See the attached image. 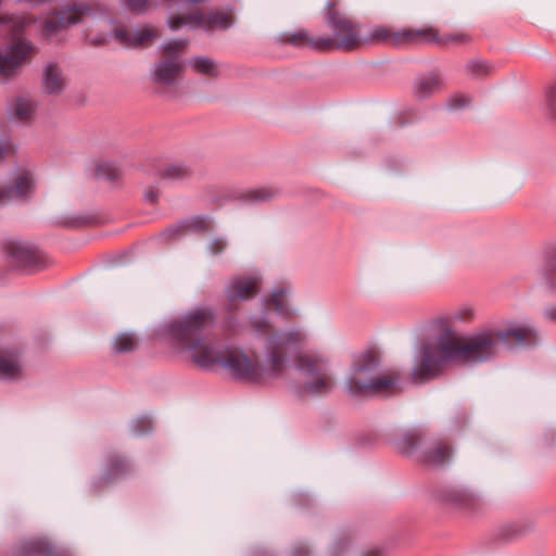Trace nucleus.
I'll return each mask as SVG.
<instances>
[{"mask_svg":"<svg viewBox=\"0 0 556 556\" xmlns=\"http://www.w3.org/2000/svg\"><path fill=\"white\" fill-rule=\"evenodd\" d=\"M216 323V312L210 306H198L187 311L167 326L174 345L190 355L201 368L216 366L225 369L232 378L247 382H263L278 378L286 367L287 350L303 341L299 329L270 336L265 342V363L256 356H249L243 350L228 346L220 349L210 341L204 331Z\"/></svg>","mask_w":556,"mask_h":556,"instance_id":"f257e3e1","label":"nucleus"},{"mask_svg":"<svg viewBox=\"0 0 556 556\" xmlns=\"http://www.w3.org/2000/svg\"><path fill=\"white\" fill-rule=\"evenodd\" d=\"M515 341L520 345H533L538 333L530 326H520L507 330H484L468 338H452L446 345L437 350H427L424 356H417L412 371L415 382H425L438 377L445 366L453 362L481 363L494 357L498 342Z\"/></svg>","mask_w":556,"mask_h":556,"instance_id":"f03ea898","label":"nucleus"},{"mask_svg":"<svg viewBox=\"0 0 556 556\" xmlns=\"http://www.w3.org/2000/svg\"><path fill=\"white\" fill-rule=\"evenodd\" d=\"M378 366L379 359L375 353L361 354L346 380L348 391L356 396L392 395L400 392V375L393 370L374 375Z\"/></svg>","mask_w":556,"mask_h":556,"instance_id":"7ed1b4c3","label":"nucleus"},{"mask_svg":"<svg viewBox=\"0 0 556 556\" xmlns=\"http://www.w3.org/2000/svg\"><path fill=\"white\" fill-rule=\"evenodd\" d=\"M325 22L331 30V36H320L319 47L323 52L355 51L364 46V35L359 24L350 18L339 8L338 0H328Z\"/></svg>","mask_w":556,"mask_h":556,"instance_id":"20e7f679","label":"nucleus"},{"mask_svg":"<svg viewBox=\"0 0 556 556\" xmlns=\"http://www.w3.org/2000/svg\"><path fill=\"white\" fill-rule=\"evenodd\" d=\"M295 368L301 376L296 386L299 395H325L332 391L334 382L326 358L313 354L301 355Z\"/></svg>","mask_w":556,"mask_h":556,"instance_id":"39448f33","label":"nucleus"},{"mask_svg":"<svg viewBox=\"0 0 556 556\" xmlns=\"http://www.w3.org/2000/svg\"><path fill=\"white\" fill-rule=\"evenodd\" d=\"M476 318V311L471 305H462L455 309L437 317L432 321V329L435 332L433 339L426 341L421 344L418 356H424V353L429 350H437L447 344L452 338H460L454 325L456 324H470Z\"/></svg>","mask_w":556,"mask_h":556,"instance_id":"423d86ee","label":"nucleus"},{"mask_svg":"<svg viewBox=\"0 0 556 556\" xmlns=\"http://www.w3.org/2000/svg\"><path fill=\"white\" fill-rule=\"evenodd\" d=\"M188 43L187 39H170L160 47L162 59L151 70V79L154 84L172 86L176 83L184 67L180 54Z\"/></svg>","mask_w":556,"mask_h":556,"instance_id":"0eeeda50","label":"nucleus"},{"mask_svg":"<svg viewBox=\"0 0 556 556\" xmlns=\"http://www.w3.org/2000/svg\"><path fill=\"white\" fill-rule=\"evenodd\" d=\"M233 17L231 13L219 11H193L189 14H182L169 17L167 21L168 27L176 31L184 26L192 29L201 28L205 31L226 30L231 27Z\"/></svg>","mask_w":556,"mask_h":556,"instance_id":"6e6552de","label":"nucleus"},{"mask_svg":"<svg viewBox=\"0 0 556 556\" xmlns=\"http://www.w3.org/2000/svg\"><path fill=\"white\" fill-rule=\"evenodd\" d=\"M93 12L92 7L84 3H74L66 5L62 10L52 13L42 25V34L47 38H52L59 31L68 26L80 23L85 16Z\"/></svg>","mask_w":556,"mask_h":556,"instance_id":"1a4fd4ad","label":"nucleus"},{"mask_svg":"<svg viewBox=\"0 0 556 556\" xmlns=\"http://www.w3.org/2000/svg\"><path fill=\"white\" fill-rule=\"evenodd\" d=\"M401 47L406 45L433 43L438 46L466 45L470 42L467 34H454L441 36L434 27L403 28L401 29Z\"/></svg>","mask_w":556,"mask_h":556,"instance_id":"9d476101","label":"nucleus"},{"mask_svg":"<svg viewBox=\"0 0 556 556\" xmlns=\"http://www.w3.org/2000/svg\"><path fill=\"white\" fill-rule=\"evenodd\" d=\"M36 54L34 45L25 39H17L8 47L7 53L0 52V79L7 80L17 74L18 70Z\"/></svg>","mask_w":556,"mask_h":556,"instance_id":"9b49d317","label":"nucleus"},{"mask_svg":"<svg viewBox=\"0 0 556 556\" xmlns=\"http://www.w3.org/2000/svg\"><path fill=\"white\" fill-rule=\"evenodd\" d=\"M260 279L253 276L232 278L225 290L228 311L235 308L237 301H247L255 296L260 291Z\"/></svg>","mask_w":556,"mask_h":556,"instance_id":"f8f14e48","label":"nucleus"},{"mask_svg":"<svg viewBox=\"0 0 556 556\" xmlns=\"http://www.w3.org/2000/svg\"><path fill=\"white\" fill-rule=\"evenodd\" d=\"M4 251L11 262L18 267L37 269L40 265V252L28 243L10 240L4 243Z\"/></svg>","mask_w":556,"mask_h":556,"instance_id":"ddd939ff","label":"nucleus"},{"mask_svg":"<svg viewBox=\"0 0 556 556\" xmlns=\"http://www.w3.org/2000/svg\"><path fill=\"white\" fill-rule=\"evenodd\" d=\"M159 37V30L153 26H146L135 31H131L122 25L114 28V38L118 43L126 48L146 47L151 45Z\"/></svg>","mask_w":556,"mask_h":556,"instance_id":"4468645a","label":"nucleus"},{"mask_svg":"<svg viewBox=\"0 0 556 556\" xmlns=\"http://www.w3.org/2000/svg\"><path fill=\"white\" fill-rule=\"evenodd\" d=\"M442 498L446 503L468 510L478 509L481 504L480 498L473 492L460 486H452L444 490Z\"/></svg>","mask_w":556,"mask_h":556,"instance_id":"2eb2a0df","label":"nucleus"},{"mask_svg":"<svg viewBox=\"0 0 556 556\" xmlns=\"http://www.w3.org/2000/svg\"><path fill=\"white\" fill-rule=\"evenodd\" d=\"M34 190V180L29 172H20L12 187L0 189V202L4 200L21 199Z\"/></svg>","mask_w":556,"mask_h":556,"instance_id":"dca6fc26","label":"nucleus"},{"mask_svg":"<svg viewBox=\"0 0 556 556\" xmlns=\"http://www.w3.org/2000/svg\"><path fill=\"white\" fill-rule=\"evenodd\" d=\"M211 219L206 216H194L191 219L185 220L176 226H172L162 232V237L165 239H174L179 233H184L188 230H195L201 232L211 231Z\"/></svg>","mask_w":556,"mask_h":556,"instance_id":"f3484780","label":"nucleus"},{"mask_svg":"<svg viewBox=\"0 0 556 556\" xmlns=\"http://www.w3.org/2000/svg\"><path fill=\"white\" fill-rule=\"evenodd\" d=\"M279 40L285 45H291L295 48H309L314 51L323 52L319 47L320 36H313L305 29L296 33H283L280 35Z\"/></svg>","mask_w":556,"mask_h":556,"instance_id":"a211bd4d","label":"nucleus"},{"mask_svg":"<svg viewBox=\"0 0 556 556\" xmlns=\"http://www.w3.org/2000/svg\"><path fill=\"white\" fill-rule=\"evenodd\" d=\"M401 29H393L387 26L375 27L369 35L364 36L365 45L383 43L393 47H401Z\"/></svg>","mask_w":556,"mask_h":556,"instance_id":"6ab92c4d","label":"nucleus"},{"mask_svg":"<svg viewBox=\"0 0 556 556\" xmlns=\"http://www.w3.org/2000/svg\"><path fill=\"white\" fill-rule=\"evenodd\" d=\"M21 377V364L15 350L0 351V379L15 380Z\"/></svg>","mask_w":556,"mask_h":556,"instance_id":"aec40b11","label":"nucleus"},{"mask_svg":"<svg viewBox=\"0 0 556 556\" xmlns=\"http://www.w3.org/2000/svg\"><path fill=\"white\" fill-rule=\"evenodd\" d=\"M43 91L48 94H60L65 88V79L58 64L49 63L43 70Z\"/></svg>","mask_w":556,"mask_h":556,"instance_id":"412c9836","label":"nucleus"},{"mask_svg":"<svg viewBox=\"0 0 556 556\" xmlns=\"http://www.w3.org/2000/svg\"><path fill=\"white\" fill-rule=\"evenodd\" d=\"M451 456V445L444 441H438L422 453L421 462L430 466H442L450 460Z\"/></svg>","mask_w":556,"mask_h":556,"instance_id":"4be33fe9","label":"nucleus"},{"mask_svg":"<svg viewBox=\"0 0 556 556\" xmlns=\"http://www.w3.org/2000/svg\"><path fill=\"white\" fill-rule=\"evenodd\" d=\"M442 89L441 78L433 73L419 76L414 84V94L418 99H427Z\"/></svg>","mask_w":556,"mask_h":556,"instance_id":"5701e85b","label":"nucleus"},{"mask_svg":"<svg viewBox=\"0 0 556 556\" xmlns=\"http://www.w3.org/2000/svg\"><path fill=\"white\" fill-rule=\"evenodd\" d=\"M494 72V64L481 58L470 59L464 66V74L472 80H484Z\"/></svg>","mask_w":556,"mask_h":556,"instance_id":"b1692460","label":"nucleus"},{"mask_svg":"<svg viewBox=\"0 0 556 556\" xmlns=\"http://www.w3.org/2000/svg\"><path fill=\"white\" fill-rule=\"evenodd\" d=\"M279 193L274 187H257L240 193L239 199L248 204H260L270 201Z\"/></svg>","mask_w":556,"mask_h":556,"instance_id":"393cba45","label":"nucleus"},{"mask_svg":"<svg viewBox=\"0 0 556 556\" xmlns=\"http://www.w3.org/2000/svg\"><path fill=\"white\" fill-rule=\"evenodd\" d=\"M189 66L191 70L200 75L216 78L220 74L219 64L207 56H194L189 60Z\"/></svg>","mask_w":556,"mask_h":556,"instance_id":"a878e982","label":"nucleus"},{"mask_svg":"<svg viewBox=\"0 0 556 556\" xmlns=\"http://www.w3.org/2000/svg\"><path fill=\"white\" fill-rule=\"evenodd\" d=\"M290 290L287 287L276 288L269 299L266 301V305L273 306L275 311L280 315H290L291 309L288 303V296Z\"/></svg>","mask_w":556,"mask_h":556,"instance_id":"bb28decb","label":"nucleus"},{"mask_svg":"<svg viewBox=\"0 0 556 556\" xmlns=\"http://www.w3.org/2000/svg\"><path fill=\"white\" fill-rule=\"evenodd\" d=\"M11 111L17 121L28 122L35 114L36 103L28 97H18Z\"/></svg>","mask_w":556,"mask_h":556,"instance_id":"cd10ccee","label":"nucleus"},{"mask_svg":"<svg viewBox=\"0 0 556 556\" xmlns=\"http://www.w3.org/2000/svg\"><path fill=\"white\" fill-rule=\"evenodd\" d=\"M131 469L130 464L123 457L114 455L110 458L108 464V470L104 475L106 481H112L123 477Z\"/></svg>","mask_w":556,"mask_h":556,"instance_id":"c85d7f7f","label":"nucleus"},{"mask_svg":"<svg viewBox=\"0 0 556 556\" xmlns=\"http://www.w3.org/2000/svg\"><path fill=\"white\" fill-rule=\"evenodd\" d=\"M192 175V169L185 163H174L168 165L162 173L163 178L166 179H186Z\"/></svg>","mask_w":556,"mask_h":556,"instance_id":"c756f323","label":"nucleus"},{"mask_svg":"<svg viewBox=\"0 0 556 556\" xmlns=\"http://www.w3.org/2000/svg\"><path fill=\"white\" fill-rule=\"evenodd\" d=\"M421 435L419 431H409L397 441L396 446L400 452L410 454L416 450Z\"/></svg>","mask_w":556,"mask_h":556,"instance_id":"7c9ffc66","label":"nucleus"},{"mask_svg":"<svg viewBox=\"0 0 556 556\" xmlns=\"http://www.w3.org/2000/svg\"><path fill=\"white\" fill-rule=\"evenodd\" d=\"M540 276L548 288H556V254L546 260L540 270Z\"/></svg>","mask_w":556,"mask_h":556,"instance_id":"2f4dec72","label":"nucleus"},{"mask_svg":"<svg viewBox=\"0 0 556 556\" xmlns=\"http://www.w3.org/2000/svg\"><path fill=\"white\" fill-rule=\"evenodd\" d=\"M545 109L546 115L556 121V78L545 88Z\"/></svg>","mask_w":556,"mask_h":556,"instance_id":"473e14b6","label":"nucleus"},{"mask_svg":"<svg viewBox=\"0 0 556 556\" xmlns=\"http://www.w3.org/2000/svg\"><path fill=\"white\" fill-rule=\"evenodd\" d=\"M137 346L136 338L130 333H121L114 340V349L118 353L131 352Z\"/></svg>","mask_w":556,"mask_h":556,"instance_id":"72a5a7b5","label":"nucleus"},{"mask_svg":"<svg viewBox=\"0 0 556 556\" xmlns=\"http://www.w3.org/2000/svg\"><path fill=\"white\" fill-rule=\"evenodd\" d=\"M23 552L27 556L43 555L50 552V546L42 540H30L23 545Z\"/></svg>","mask_w":556,"mask_h":556,"instance_id":"f704fd0d","label":"nucleus"},{"mask_svg":"<svg viewBox=\"0 0 556 556\" xmlns=\"http://www.w3.org/2000/svg\"><path fill=\"white\" fill-rule=\"evenodd\" d=\"M152 420L148 416H142L135 419L131 424V431L137 435H142L152 430Z\"/></svg>","mask_w":556,"mask_h":556,"instance_id":"c9c22d12","label":"nucleus"},{"mask_svg":"<svg viewBox=\"0 0 556 556\" xmlns=\"http://www.w3.org/2000/svg\"><path fill=\"white\" fill-rule=\"evenodd\" d=\"M96 173H97V176L102 177V178L108 179V180H115L121 175L119 169L115 165H113L111 163L100 164L97 167V172Z\"/></svg>","mask_w":556,"mask_h":556,"instance_id":"e433bc0d","label":"nucleus"},{"mask_svg":"<svg viewBox=\"0 0 556 556\" xmlns=\"http://www.w3.org/2000/svg\"><path fill=\"white\" fill-rule=\"evenodd\" d=\"M241 323L235 317L226 318L222 325L223 332L228 338L238 336L241 332Z\"/></svg>","mask_w":556,"mask_h":556,"instance_id":"4c0bfd02","label":"nucleus"},{"mask_svg":"<svg viewBox=\"0 0 556 556\" xmlns=\"http://www.w3.org/2000/svg\"><path fill=\"white\" fill-rule=\"evenodd\" d=\"M470 102L471 98L469 96L456 93L448 99L447 105L452 110H460L468 106Z\"/></svg>","mask_w":556,"mask_h":556,"instance_id":"58836bf2","label":"nucleus"},{"mask_svg":"<svg viewBox=\"0 0 556 556\" xmlns=\"http://www.w3.org/2000/svg\"><path fill=\"white\" fill-rule=\"evenodd\" d=\"M127 9L136 13H144L151 5L149 0H124Z\"/></svg>","mask_w":556,"mask_h":556,"instance_id":"ea45409f","label":"nucleus"},{"mask_svg":"<svg viewBox=\"0 0 556 556\" xmlns=\"http://www.w3.org/2000/svg\"><path fill=\"white\" fill-rule=\"evenodd\" d=\"M227 245L228 242L226 238L217 237L210 242L207 249L212 255H218L226 250Z\"/></svg>","mask_w":556,"mask_h":556,"instance_id":"a19ab883","label":"nucleus"},{"mask_svg":"<svg viewBox=\"0 0 556 556\" xmlns=\"http://www.w3.org/2000/svg\"><path fill=\"white\" fill-rule=\"evenodd\" d=\"M252 328L258 333H267L271 326L264 317H253L250 321Z\"/></svg>","mask_w":556,"mask_h":556,"instance_id":"79ce46f5","label":"nucleus"},{"mask_svg":"<svg viewBox=\"0 0 556 556\" xmlns=\"http://www.w3.org/2000/svg\"><path fill=\"white\" fill-rule=\"evenodd\" d=\"M143 199H144V202H147L149 204H155L159 200L157 190L150 188L149 190H147L144 192Z\"/></svg>","mask_w":556,"mask_h":556,"instance_id":"37998d69","label":"nucleus"},{"mask_svg":"<svg viewBox=\"0 0 556 556\" xmlns=\"http://www.w3.org/2000/svg\"><path fill=\"white\" fill-rule=\"evenodd\" d=\"M544 317L553 323H556V305L548 306L544 309Z\"/></svg>","mask_w":556,"mask_h":556,"instance_id":"c03bdc74","label":"nucleus"},{"mask_svg":"<svg viewBox=\"0 0 556 556\" xmlns=\"http://www.w3.org/2000/svg\"><path fill=\"white\" fill-rule=\"evenodd\" d=\"M293 556H306L308 554V548L305 545H300L293 548Z\"/></svg>","mask_w":556,"mask_h":556,"instance_id":"a18cd8bd","label":"nucleus"},{"mask_svg":"<svg viewBox=\"0 0 556 556\" xmlns=\"http://www.w3.org/2000/svg\"><path fill=\"white\" fill-rule=\"evenodd\" d=\"M362 556H383V551L380 548H371L365 552Z\"/></svg>","mask_w":556,"mask_h":556,"instance_id":"49530a36","label":"nucleus"},{"mask_svg":"<svg viewBox=\"0 0 556 556\" xmlns=\"http://www.w3.org/2000/svg\"><path fill=\"white\" fill-rule=\"evenodd\" d=\"M9 153V148L5 146H0V160L4 159Z\"/></svg>","mask_w":556,"mask_h":556,"instance_id":"de8ad7c7","label":"nucleus"}]
</instances>
